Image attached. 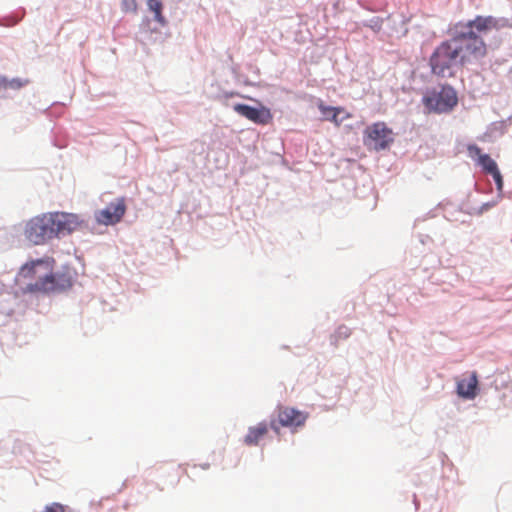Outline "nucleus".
I'll list each match as a JSON object with an SVG mask.
<instances>
[{
	"instance_id": "9b49d317",
	"label": "nucleus",
	"mask_w": 512,
	"mask_h": 512,
	"mask_svg": "<svg viewBox=\"0 0 512 512\" xmlns=\"http://www.w3.org/2000/svg\"><path fill=\"white\" fill-rule=\"evenodd\" d=\"M268 433V425L260 422L256 426L250 427L244 437V444L247 446L258 445L259 441Z\"/></svg>"
},
{
	"instance_id": "b1692460",
	"label": "nucleus",
	"mask_w": 512,
	"mask_h": 512,
	"mask_svg": "<svg viewBox=\"0 0 512 512\" xmlns=\"http://www.w3.org/2000/svg\"><path fill=\"white\" fill-rule=\"evenodd\" d=\"M459 59V63L458 64H461V61H460V58L458 57ZM457 60V58L455 59V61ZM449 64H453V65H456L457 63L454 62V60L450 61Z\"/></svg>"
},
{
	"instance_id": "7ed1b4c3",
	"label": "nucleus",
	"mask_w": 512,
	"mask_h": 512,
	"mask_svg": "<svg viewBox=\"0 0 512 512\" xmlns=\"http://www.w3.org/2000/svg\"><path fill=\"white\" fill-rule=\"evenodd\" d=\"M307 418L308 415L305 412L293 407L278 405L274 411V416L270 420V427L277 434H279L281 427H287L294 431L304 426Z\"/></svg>"
},
{
	"instance_id": "f03ea898",
	"label": "nucleus",
	"mask_w": 512,
	"mask_h": 512,
	"mask_svg": "<svg viewBox=\"0 0 512 512\" xmlns=\"http://www.w3.org/2000/svg\"><path fill=\"white\" fill-rule=\"evenodd\" d=\"M85 224L77 214L67 212H48L31 218L25 225V237L35 245L70 234Z\"/></svg>"
},
{
	"instance_id": "dca6fc26",
	"label": "nucleus",
	"mask_w": 512,
	"mask_h": 512,
	"mask_svg": "<svg viewBox=\"0 0 512 512\" xmlns=\"http://www.w3.org/2000/svg\"><path fill=\"white\" fill-rule=\"evenodd\" d=\"M384 19L378 16H374L368 20H363L361 25L363 27L370 28L374 33H379L382 30Z\"/></svg>"
},
{
	"instance_id": "aec40b11",
	"label": "nucleus",
	"mask_w": 512,
	"mask_h": 512,
	"mask_svg": "<svg viewBox=\"0 0 512 512\" xmlns=\"http://www.w3.org/2000/svg\"><path fill=\"white\" fill-rule=\"evenodd\" d=\"M42 512H65V508L59 503H52L47 505Z\"/></svg>"
},
{
	"instance_id": "39448f33",
	"label": "nucleus",
	"mask_w": 512,
	"mask_h": 512,
	"mask_svg": "<svg viewBox=\"0 0 512 512\" xmlns=\"http://www.w3.org/2000/svg\"><path fill=\"white\" fill-rule=\"evenodd\" d=\"M458 98L453 88L444 86L439 92L433 91L423 97V104L429 113H445L457 105Z\"/></svg>"
},
{
	"instance_id": "f8f14e48",
	"label": "nucleus",
	"mask_w": 512,
	"mask_h": 512,
	"mask_svg": "<svg viewBox=\"0 0 512 512\" xmlns=\"http://www.w3.org/2000/svg\"><path fill=\"white\" fill-rule=\"evenodd\" d=\"M318 109L320 110L324 120L331 121L336 126H340V124L343 121V118L339 119L338 117L341 113L344 112V109L342 107L327 106L323 102H320L318 104Z\"/></svg>"
},
{
	"instance_id": "1a4fd4ad",
	"label": "nucleus",
	"mask_w": 512,
	"mask_h": 512,
	"mask_svg": "<svg viewBox=\"0 0 512 512\" xmlns=\"http://www.w3.org/2000/svg\"><path fill=\"white\" fill-rule=\"evenodd\" d=\"M478 377L472 372L468 378L457 381V394L465 399H474L477 395Z\"/></svg>"
},
{
	"instance_id": "393cba45",
	"label": "nucleus",
	"mask_w": 512,
	"mask_h": 512,
	"mask_svg": "<svg viewBox=\"0 0 512 512\" xmlns=\"http://www.w3.org/2000/svg\"><path fill=\"white\" fill-rule=\"evenodd\" d=\"M491 206H492V205H490V204H486V205H485V208H486V209H488V208H489V207H491Z\"/></svg>"
},
{
	"instance_id": "f3484780",
	"label": "nucleus",
	"mask_w": 512,
	"mask_h": 512,
	"mask_svg": "<svg viewBox=\"0 0 512 512\" xmlns=\"http://www.w3.org/2000/svg\"><path fill=\"white\" fill-rule=\"evenodd\" d=\"M23 14L24 13L21 12L20 14L2 17L0 18V25L13 26L22 20Z\"/></svg>"
},
{
	"instance_id": "a211bd4d",
	"label": "nucleus",
	"mask_w": 512,
	"mask_h": 512,
	"mask_svg": "<svg viewBox=\"0 0 512 512\" xmlns=\"http://www.w3.org/2000/svg\"><path fill=\"white\" fill-rule=\"evenodd\" d=\"M138 5L136 0H122L121 9L123 12H133L137 11Z\"/></svg>"
},
{
	"instance_id": "6e6552de",
	"label": "nucleus",
	"mask_w": 512,
	"mask_h": 512,
	"mask_svg": "<svg viewBox=\"0 0 512 512\" xmlns=\"http://www.w3.org/2000/svg\"><path fill=\"white\" fill-rule=\"evenodd\" d=\"M233 109L241 116L257 124L265 125L272 120L270 111L265 108L258 109L246 104H235Z\"/></svg>"
},
{
	"instance_id": "423d86ee",
	"label": "nucleus",
	"mask_w": 512,
	"mask_h": 512,
	"mask_svg": "<svg viewBox=\"0 0 512 512\" xmlns=\"http://www.w3.org/2000/svg\"><path fill=\"white\" fill-rule=\"evenodd\" d=\"M393 142V132L384 122L368 126L364 131V144L376 151L384 150Z\"/></svg>"
},
{
	"instance_id": "4be33fe9",
	"label": "nucleus",
	"mask_w": 512,
	"mask_h": 512,
	"mask_svg": "<svg viewBox=\"0 0 512 512\" xmlns=\"http://www.w3.org/2000/svg\"><path fill=\"white\" fill-rule=\"evenodd\" d=\"M445 68H449V66H436V65H433L432 66V71L435 74H440V73H442L444 71Z\"/></svg>"
},
{
	"instance_id": "f257e3e1",
	"label": "nucleus",
	"mask_w": 512,
	"mask_h": 512,
	"mask_svg": "<svg viewBox=\"0 0 512 512\" xmlns=\"http://www.w3.org/2000/svg\"><path fill=\"white\" fill-rule=\"evenodd\" d=\"M512 28V20L492 15H476L467 21L451 24L450 39L442 41L433 51L428 64H449L460 58L461 64L479 61L503 42L501 29Z\"/></svg>"
},
{
	"instance_id": "5701e85b",
	"label": "nucleus",
	"mask_w": 512,
	"mask_h": 512,
	"mask_svg": "<svg viewBox=\"0 0 512 512\" xmlns=\"http://www.w3.org/2000/svg\"><path fill=\"white\" fill-rule=\"evenodd\" d=\"M361 6H362V8H364L365 10L370 11V12H376L377 11L375 8H372V7L368 6V5H361Z\"/></svg>"
},
{
	"instance_id": "2eb2a0df",
	"label": "nucleus",
	"mask_w": 512,
	"mask_h": 512,
	"mask_svg": "<svg viewBox=\"0 0 512 512\" xmlns=\"http://www.w3.org/2000/svg\"><path fill=\"white\" fill-rule=\"evenodd\" d=\"M30 81L28 79H21V78H13L11 80H8L6 78H2L0 80V84L4 89H14L18 90L22 87L26 86Z\"/></svg>"
},
{
	"instance_id": "9d476101",
	"label": "nucleus",
	"mask_w": 512,
	"mask_h": 512,
	"mask_svg": "<svg viewBox=\"0 0 512 512\" xmlns=\"http://www.w3.org/2000/svg\"><path fill=\"white\" fill-rule=\"evenodd\" d=\"M468 152L471 157L478 158V164L483 168L485 173L491 175L499 170L496 162L488 154H483L478 146L470 145Z\"/></svg>"
},
{
	"instance_id": "20e7f679",
	"label": "nucleus",
	"mask_w": 512,
	"mask_h": 512,
	"mask_svg": "<svg viewBox=\"0 0 512 512\" xmlns=\"http://www.w3.org/2000/svg\"><path fill=\"white\" fill-rule=\"evenodd\" d=\"M72 277L67 272L50 273L28 285L30 292L57 293L72 287Z\"/></svg>"
},
{
	"instance_id": "0eeeda50",
	"label": "nucleus",
	"mask_w": 512,
	"mask_h": 512,
	"mask_svg": "<svg viewBox=\"0 0 512 512\" xmlns=\"http://www.w3.org/2000/svg\"><path fill=\"white\" fill-rule=\"evenodd\" d=\"M126 212L125 199L120 197L111 202L104 209L98 210L95 213V219L102 225H114L122 219Z\"/></svg>"
},
{
	"instance_id": "4468645a",
	"label": "nucleus",
	"mask_w": 512,
	"mask_h": 512,
	"mask_svg": "<svg viewBox=\"0 0 512 512\" xmlns=\"http://www.w3.org/2000/svg\"><path fill=\"white\" fill-rule=\"evenodd\" d=\"M53 262H54V260H50V259H46V260L39 259V260L31 261L30 263H26L25 265H23L21 268V271L25 277L31 276V275L36 274L35 269L39 266H45L46 270H51Z\"/></svg>"
},
{
	"instance_id": "a878e982",
	"label": "nucleus",
	"mask_w": 512,
	"mask_h": 512,
	"mask_svg": "<svg viewBox=\"0 0 512 512\" xmlns=\"http://www.w3.org/2000/svg\"><path fill=\"white\" fill-rule=\"evenodd\" d=\"M510 74L512 75V69L510 70Z\"/></svg>"
},
{
	"instance_id": "412c9836",
	"label": "nucleus",
	"mask_w": 512,
	"mask_h": 512,
	"mask_svg": "<svg viewBox=\"0 0 512 512\" xmlns=\"http://www.w3.org/2000/svg\"><path fill=\"white\" fill-rule=\"evenodd\" d=\"M491 176L493 177V179L496 183L497 190L499 192H501L503 190V178H502L500 171L497 170L496 172L492 173Z\"/></svg>"
},
{
	"instance_id": "6ab92c4d",
	"label": "nucleus",
	"mask_w": 512,
	"mask_h": 512,
	"mask_svg": "<svg viewBox=\"0 0 512 512\" xmlns=\"http://www.w3.org/2000/svg\"><path fill=\"white\" fill-rule=\"evenodd\" d=\"M351 334V330L345 326V325H341L337 328L336 332H335V342H337L339 339H346L350 336Z\"/></svg>"
},
{
	"instance_id": "ddd939ff",
	"label": "nucleus",
	"mask_w": 512,
	"mask_h": 512,
	"mask_svg": "<svg viewBox=\"0 0 512 512\" xmlns=\"http://www.w3.org/2000/svg\"><path fill=\"white\" fill-rule=\"evenodd\" d=\"M147 7L150 12L154 14V20L161 26L167 24V19L163 15V2L162 0H147Z\"/></svg>"
}]
</instances>
